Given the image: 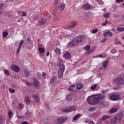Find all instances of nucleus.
Here are the masks:
<instances>
[{
  "label": "nucleus",
  "mask_w": 124,
  "mask_h": 124,
  "mask_svg": "<svg viewBox=\"0 0 124 124\" xmlns=\"http://www.w3.org/2000/svg\"><path fill=\"white\" fill-rule=\"evenodd\" d=\"M94 110H95V108L93 107V108H89L88 111L89 112H93V111H94Z\"/></svg>",
  "instance_id": "72a5a7b5"
},
{
  "label": "nucleus",
  "mask_w": 124,
  "mask_h": 124,
  "mask_svg": "<svg viewBox=\"0 0 124 124\" xmlns=\"http://www.w3.org/2000/svg\"><path fill=\"white\" fill-rule=\"evenodd\" d=\"M46 22H47V20H46L45 18H44L41 21L40 25H43V24H45Z\"/></svg>",
  "instance_id": "c85d7f7f"
},
{
  "label": "nucleus",
  "mask_w": 124,
  "mask_h": 124,
  "mask_svg": "<svg viewBox=\"0 0 124 124\" xmlns=\"http://www.w3.org/2000/svg\"><path fill=\"white\" fill-rule=\"evenodd\" d=\"M75 110H76V108L73 106L68 108H64L62 110V111L65 113H69V112H72V111H75Z\"/></svg>",
  "instance_id": "423d86ee"
},
{
  "label": "nucleus",
  "mask_w": 124,
  "mask_h": 124,
  "mask_svg": "<svg viewBox=\"0 0 124 124\" xmlns=\"http://www.w3.org/2000/svg\"><path fill=\"white\" fill-rule=\"evenodd\" d=\"M23 107H24V105H23V104H18L19 109H23Z\"/></svg>",
  "instance_id": "4c0bfd02"
},
{
  "label": "nucleus",
  "mask_w": 124,
  "mask_h": 124,
  "mask_svg": "<svg viewBox=\"0 0 124 124\" xmlns=\"http://www.w3.org/2000/svg\"><path fill=\"white\" fill-rule=\"evenodd\" d=\"M79 117H80V115H79V114H78V115H76V116L73 118L74 121H76V120H77V119H78V118H79Z\"/></svg>",
  "instance_id": "c9c22d12"
},
{
  "label": "nucleus",
  "mask_w": 124,
  "mask_h": 124,
  "mask_svg": "<svg viewBox=\"0 0 124 124\" xmlns=\"http://www.w3.org/2000/svg\"><path fill=\"white\" fill-rule=\"evenodd\" d=\"M85 50H86L88 52L91 50V46H87L85 47Z\"/></svg>",
  "instance_id": "7c9ffc66"
},
{
  "label": "nucleus",
  "mask_w": 124,
  "mask_h": 124,
  "mask_svg": "<svg viewBox=\"0 0 124 124\" xmlns=\"http://www.w3.org/2000/svg\"><path fill=\"white\" fill-rule=\"evenodd\" d=\"M98 77L101 78L103 76V74L100 73L98 75Z\"/></svg>",
  "instance_id": "3c124183"
},
{
  "label": "nucleus",
  "mask_w": 124,
  "mask_h": 124,
  "mask_svg": "<svg viewBox=\"0 0 124 124\" xmlns=\"http://www.w3.org/2000/svg\"><path fill=\"white\" fill-rule=\"evenodd\" d=\"M116 53H117V50H116V49L113 48L111 50V54H115Z\"/></svg>",
  "instance_id": "e433bc0d"
},
{
  "label": "nucleus",
  "mask_w": 124,
  "mask_h": 124,
  "mask_svg": "<svg viewBox=\"0 0 124 124\" xmlns=\"http://www.w3.org/2000/svg\"><path fill=\"white\" fill-rule=\"evenodd\" d=\"M58 67L59 68L58 70V77L59 78H62L63 76V72H64L65 70L64 65L58 63Z\"/></svg>",
  "instance_id": "7ed1b4c3"
},
{
  "label": "nucleus",
  "mask_w": 124,
  "mask_h": 124,
  "mask_svg": "<svg viewBox=\"0 0 124 124\" xmlns=\"http://www.w3.org/2000/svg\"><path fill=\"white\" fill-rule=\"evenodd\" d=\"M54 4H55V5H57V4H58V1H56V2L54 3Z\"/></svg>",
  "instance_id": "774afa93"
},
{
  "label": "nucleus",
  "mask_w": 124,
  "mask_h": 124,
  "mask_svg": "<svg viewBox=\"0 0 124 124\" xmlns=\"http://www.w3.org/2000/svg\"><path fill=\"white\" fill-rule=\"evenodd\" d=\"M98 58H104V56H103V55L102 54H98L97 55Z\"/></svg>",
  "instance_id": "09e8293b"
},
{
  "label": "nucleus",
  "mask_w": 124,
  "mask_h": 124,
  "mask_svg": "<svg viewBox=\"0 0 124 124\" xmlns=\"http://www.w3.org/2000/svg\"><path fill=\"white\" fill-rule=\"evenodd\" d=\"M123 1H124V0H116V2H117V3L123 2Z\"/></svg>",
  "instance_id": "603ef678"
},
{
  "label": "nucleus",
  "mask_w": 124,
  "mask_h": 124,
  "mask_svg": "<svg viewBox=\"0 0 124 124\" xmlns=\"http://www.w3.org/2000/svg\"><path fill=\"white\" fill-rule=\"evenodd\" d=\"M3 4H0V10H2V8H3Z\"/></svg>",
  "instance_id": "8fccbe9b"
},
{
  "label": "nucleus",
  "mask_w": 124,
  "mask_h": 124,
  "mask_svg": "<svg viewBox=\"0 0 124 124\" xmlns=\"http://www.w3.org/2000/svg\"><path fill=\"white\" fill-rule=\"evenodd\" d=\"M60 63V64H62V59L61 58H58V61L57 62V66L59 67L58 64Z\"/></svg>",
  "instance_id": "412c9836"
},
{
  "label": "nucleus",
  "mask_w": 124,
  "mask_h": 124,
  "mask_svg": "<svg viewBox=\"0 0 124 124\" xmlns=\"http://www.w3.org/2000/svg\"><path fill=\"white\" fill-rule=\"evenodd\" d=\"M26 85H27V86H31V84L30 82H27Z\"/></svg>",
  "instance_id": "69168bd1"
},
{
  "label": "nucleus",
  "mask_w": 124,
  "mask_h": 124,
  "mask_svg": "<svg viewBox=\"0 0 124 124\" xmlns=\"http://www.w3.org/2000/svg\"><path fill=\"white\" fill-rule=\"evenodd\" d=\"M38 50H39V52L41 54H43V53H44V52H45V49H44V48L39 47L38 48Z\"/></svg>",
  "instance_id": "b1692460"
},
{
  "label": "nucleus",
  "mask_w": 124,
  "mask_h": 124,
  "mask_svg": "<svg viewBox=\"0 0 124 124\" xmlns=\"http://www.w3.org/2000/svg\"><path fill=\"white\" fill-rule=\"evenodd\" d=\"M68 91H73V89H72L70 87L69 88H68Z\"/></svg>",
  "instance_id": "e2e57ef3"
},
{
  "label": "nucleus",
  "mask_w": 124,
  "mask_h": 124,
  "mask_svg": "<svg viewBox=\"0 0 124 124\" xmlns=\"http://www.w3.org/2000/svg\"><path fill=\"white\" fill-rule=\"evenodd\" d=\"M110 117L108 115H104L102 117V121H105L106 120H107V119H109Z\"/></svg>",
  "instance_id": "a878e982"
},
{
  "label": "nucleus",
  "mask_w": 124,
  "mask_h": 124,
  "mask_svg": "<svg viewBox=\"0 0 124 124\" xmlns=\"http://www.w3.org/2000/svg\"><path fill=\"white\" fill-rule=\"evenodd\" d=\"M109 98L110 100L115 101L116 100H118V99H120V98H121V96L120 94H113L110 96Z\"/></svg>",
  "instance_id": "20e7f679"
},
{
  "label": "nucleus",
  "mask_w": 124,
  "mask_h": 124,
  "mask_svg": "<svg viewBox=\"0 0 124 124\" xmlns=\"http://www.w3.org/2000/svg\"><path fill=\"white\" fill-rule=\"evenodd\" d=\"M32 85L33 87H38L39 86V82H38V80L36 78H34L33 79V82L32 84Z\"/></svg>",
  "instance_id": "f8f14e48"
},
{
  "label": "nucleus",
  "mask_w": 124,
  "mask_h": 124,
  "mask_svg": "<svg viewBox=\"0 0 124 124\" xmlns=\"http://www.w3.org/2000/svg\"><path fill=\"white\" fill-rule=\"evenodd\" d=\"M118 31H124V28L123 27H120L117 28Z\"/></svg>",
  "instance_id": "2f4dec72"
},
{
  "label": "nucleus",
  "mask_w": 124,
  "mask_h": 124,
  "mask_svg": "<svg viewBox=\"0 0 124 124\" xmlns=\"http://www.w3.org/2000/svg\"><path fill=\"white\" fill-rule=\"evenodd\" d=\"M12 115H13L12 111H10L8 112V116L9 119H11V116H12Z\"/></svg>",
  "instance_id": "f704fd0d"
},
{
  "label": "nucleus",
  "mask_w": 124,
  "mask_h": 124,
  "mask_svg": "<svg viewBox=\"0 0 124 124\" xmlns=\"http://www.w3.org/2000/svg\"><path fill=\"white\" fill-rule=\"evenodd\" d=\"M76 26V22L74 21L72 22L71 25H69V28H74Z\"/></svg>",
  "instance_id": "cd10ccee"
},
{
  "label": "nucleus",
  "mask_w": 124,
  "mask_h": 124,
  "mask_svg": "<svg viewBox=\"0 0 124 124\" xmlns=\"http://www.w3.org/2000/svg\"><path fill=\"white\" fill-rule=\"evenodd\" d=\"M108 23H109V21L106 20L105 22L103 23V26H106V25L108 24Z\"/></svg>",
  "instance_id": "a19ab883"
},
{
  "label": "nucleus",
  "mask_w": 124,
  "mask_h": 124,
  "mask_svg": "<svg viewBox=\"0 0 124 124\" xmlns=\"http://www.w3.org/2000/svg\"><path fill=\"white\" fill-rule=\"evenodd\" d=\"M47 18L48 19H51L52 18V16H51V15H47Z\"/></svg>",
  "instance_id": "6e6d98bb"
},
{
  "label": "nucleus",
  "mask_w": 124,
  "mask_h": 124,
  "mask_svg": "<svg viewBox=\"0 0 124 124\" xmlns=\"http://www.w3.org/2000/svg\"><path fill=\"white\" fill-rule=\"evenodd\" d=\"M30 74V73H29V71L28 70H26L25 71V75L26 76H29Z\"/></svg>",
  "instance_id": "49530a36"
},
{
  "label": "nucleus",
  "mask_w": 124,
  "mask_h": 124,
  "mask_svg": "<svg viewBox=\"0 0 124 124\" xmlns=\"http://www.w3.org/2000/svg\"><path fill=\"white\" fill-rule=\"evenodd\" d=\"M10 68L12 70H14L15 72H19L20 71V68L19 66L16 65H12L10 66Z\"/></svg>",
  "instance_id": "6e6552de"
},
{
  "label": "nucleus",
  "mask_w": 124,
  "mask_h": 124,
  "mask_svg": "<svg viewBox=\"0 0 124 124\" xmlns=\"http://www.w3.org/2000/svg\"><path fill=\"white\" fill-rule=\"evenodd\" d=\"M9 91L10 93H15V90L14 89H10Z\"/></svg>",
  "instance_id": "de8ad7c7"
},
{
  "label": "nucleus",
  "mask_w": 124,
  "mask_h": 124,
  "mask_svg": "<svg viewBox=\"0 0 124 124\" xmlns=\"http://www.w3.org/2000/svg\"><path fill=\"white\" fill-rule=\"evenodd\" d=\"M117 108H112L109 110V113L110 114H112L113 113H116L117 112Z\"/></svg>",
  "instance_id": "a211bd4d"
},
{
  "label": "nucleus",
  "mask_w": 124,
  "mask_h": 124,
  "mask_svg": "<svg viewBox=\"0 0 124 124\" xmlns=\"http://www.w3.org/2000/svg\"><path fill=\"white\" fill-rule=\"evenodd\" d=\"M64 57L65 59L68 60V59H70V57H71V56L70 55V54H69V53H66L64 54Z\"/></svg>",
  "instance_id": "aec40b11"
},
{
  "label": "nucleus",
  "mask_w": 124,
  "mask_h": 124,
  "mask_svg": "<svg viewBox=\"0 0 124 124\" xmlns=\"http://www.w3.org/2000/svg\"><path fill=\"white\" fill-rule=\"evenodd\" d=\"M86 39V37L85 36L81 35L77 38H74L73 40V45H77V44H81V42H83Z\"/></svg>",
  "instance_id": "f03ea898"
},
{
  "label": "nucleus",
  "mask_w": 124,
  "mask_h": 124,
  "mask_svg": "<svg viewBox=\"0 0 124 124\" xmlns=\"http://www.w3.org/2000/svg\"><path fill=\"white\" fill-rule=\"evenodd\" d=\"M117 118H114L110 120V123L111 124H116L117 123Z\"/></svg>",
  "instance_id": "2eb2a0df"
},
{
  "label": "nucleus",
  "mask_w": 124,
  "mask_h": 124,
  "mask_svg": "<svg viewBox=\"0 0 124 124\" xmlns=\"http://www.w3.org/2000/svg\"><path fill=\"white\" fill-rule=\"evenodd\" d=\"M106 41H107V38H104L103 40V42H105Z\"/></svg>",
  "instance_id": "4d7b16f0"
},
{
  "label": "nucleus",
  "mask_w": 124,
  "mask_h": 124,
  "mask_svg": "<svg viewBox=\"0 0 124 124\" xmlns=\"http://www.w3.org/2000/svg\"><path fill=\"white\" fill-rule=\"evenodd\" d=\"M33 98L35 99L36 102H39V97L37 95H33Z\"/></svg>",
  "instance_id": "dca6fc26"
},
{
  "label": "nucleus",
  "mask_w": 124,
  "mask_h": 124,
  "mask_svg": "<svg viewBox=\"0 0 124 124\" xmlns=\"http://www.w3.org/2000/svg\"><path fill=\"white\" fill-rule=\"evenodd\" d=\"M29 124V122H27V121H24L21 124Z\"/></svg>",
  "instance_id": "864d4df0"
},
{
  "label": "nucleus",
  "mask_w": 124,
  "mask_h": 124,
  "mask_svg": "<svg viewBox=\"0 0 124 124\" xmlns=\"http://www.w3.org/2000/svg\"><path fill=\"white\" fill-rule=\"evenodd\" d=\"M46 56L48 57V56H49V55H50V52L48 51L46 52Z\"/></svg>",
  "instance_id": "052dcab7"
},
{
  "label": "nucleus",
  "mask_w": 124,
  "mask_h": 124,
  "mask_svg": "<svg viewBox=\"0 0 124 124\" xmlns=\"http://www.w3.org/2000/svg\"><path fill=\"white\" fill-rule=\"evenodd\" d=\"M124 77L117 78L115 80V84H116V85H120V84H124Z\"/></svg>",
  "instance_id": "39448f33"
},
{
  "label": "nucleus",
  "mask_w": 124,
  "mask_h": 124,
  "mask_svg": "<svg viewBox=\"0 0 124 124\" xmlns=\"http://www.w3.org/2000/svg\"><path fill=\"white\" fill-rule=\"evenodd\" d=\"M82 7L83 10H90V9L92 8V6H91V5L87 3L84 4L83 5H82Z\"/></svg>",
  "instance_id": "9d476101"
},
{
  "label": "nucleus",
  "mask_w": 124,
  "mask_h": 124,
  "mask_svg": "<svg viewBox=\"0 0 124 124\" xmlns=\"http://www.w3.org/2000/svg\"><path fill=\"white\" fill-rule=\"evenodd\" d=\"M104 17H105V18H108L109 17V13L104 15Z\"/></svg>",
  "instance_id": "37998d69"
},
{
  "label": "nucleus",
  "mask_w": 124,
  "mask_h": 124,
  "mask_svg": "<svg viewBox=\"0 0 124 124\" xmlns=\"http://www.w3.org/2000/svg\"><path fill=\"white\" fill-rule=\"evenodd\" d=\"M8 33H7V32H3V37H6V36H7Z\"/></svg>",
  "instance_id": "58836bf2"
},
{
  "label": "nucleus",
  "mask_w": 124,
  "mask_h": 124,
  "mask_svg": "<svg viewBox=\"0 0 124 124\" xmlns=\"http://www.w3.org/2000/svg\"><path fill=\"white\" fill-rule=\"evenodd\" d=\"M67 117H62L58 118L57 121V124H63L65 121H67Z\"/></svg>",
  "instance_id": "0eeeda50"
},
{
  "label": "nucleus",
  "mask_w": 124,
  "mask_h": 124,
  "mask_svg": "<svg viewBox=\"0 0 124 124\" xmlns=\"http://www.w3.org/2000/svg\"><path fill=\"white\" fill-rule=\"evenodd\" d=\"M23 42H24V40H21L19 45H18V46L16 50L17 54H19V53H20V50H21V47H22V45H23Z\"/></svg>",
  "instance_id": "ddd939ff"
},
{
  "label": "nucleus",
  "mask_w": 124,
  "mask_h": 124,
  "mask_svg": "<svg viewBox=\"0 0 124 124\" xmlns=\"http://www.w3.org/2000/svg\"><path fill=\"white\" fill-rule=\"evenodd\" d=\"M56 78H57L56 76H54L52 78H51L49 81V83H51V84L54 83V82H55V79H56Z\"/></svg>",
  "instance_id": "6ab92c4d"
},
{
  "label": "nucleus",
  "mask_w": 124,
  "mask_h": 124,
  "mask_svg": "<svg viewBox=\"0 0 124 124\" xmlns=\"http://www.w3.org/2000/svg\"><path fill=\"white\" fill-rule=\"evenodd\" d=\"M77 88L78 90H81V89H83V84L82 83H78L77 84Z\"/></svg>",
  "instance_id": "f3484780"
},
{
  "label": "nucleus",
  "mask_w": 124,
  "mask_h": 124,
  "mask_svg": "<svg viewBox=\"0 0 124 124\" xmlns=\"http://www.w3.org/2000/svg\"><path fill=\"white\" fill-rule=\"evenodd\" d=\"M96 89V85L94 84L93 86H91V90H95Z\"/></svg>",
  "instance_id": "ea45409f"
},
{
  "label": "nucleus",
  "mask_w": 124,
  "mask_h": 124,
  "mask_svg": "<svg viewBox=\"0 0 124 124\" xmlns=\"http://www.w3.org/2000/svg\"><path fill=\"white\" fill-rule=\"evenodd\" d=\"M97 31H98L97 29H94L92 31V33H96V32H97Z\"/></svg>",
  "instance_id": "c03bdc74"
},
{
  "label": "nucleus",
  "mask_w": 124,
  "mask_h": 124,
  "mask_svg": "<svg viewBox=\"0 0 124 124\" xmlns=\"http://www.w3.org/2000/svg\"><path fill=\"white\" fill-rule=\"evenodd\" d=\"M66 99L68 101H69V100H71V99H72V98L70 96V94L66 95Z\"/></svg>",
  "instance_id": "c756f323"
},
{
  "label": "nucleus",
  "mask_w": 124,
  "mask_h": 124,
  "mask_svg": "<svg viewBox=\"0 0 124 124\" xmlns=\"http://www.w3.org/2000/svg\"><path fill=\"white\" fill-rule=\"evenodd\" d=\"M18 118H19V119H22V118H23V116H19L18 117Z\"/></svg>",
  "instance_id": "338daca9"
},
{
  "label": "nucleus",
  "mask_w": 124,
  "mask_h": 124,
  "mask_svg": "<svg viewBox=\"0 0 124 124\" xmlns=\"http://www.w3.org/2000/svg\"><path fill=\"white\" fill-rule=\"evenodd\" d=\"M25 101L27 104H31V100H30L29 99H28V98L25 99Z\"/></svg>",
  "instance_id": "473e14b6"
},
{
  "label": "nucleus",
  "mask_w": 124,
  "mask_h": 124,
  "mask_svg": "<svg viewBox=\"0 0 124 124\" xmlns=\"http://www.w3.org/2000/svg\"><path fill=\"white\" fill-rule=\"evenodd\" d=\"M55 52L56 54H58V55H59V56H61V50L59 48H56L55 49Z\"/></svg>",
  "instance_id": "bb28decb"
},
{
  "label": "nucleus",
  "mask_w": 124,
  "mask_h": 124,
  "mask_svg": "<svg viewBox=\"0 0 124 124\" xmlns=\"http://www.w3.org/2000/svg\"><path fill=\"white\" fill-rule=\"evenodd\" d=\"M103 36L104 37H106L107 36L112 37V36H113V33L110 31H107L104 33Z\"/></svg>",
  "instance_id": "9b49d317"
},
{
  "label": "nucleus",
  "mask_w": 124,
  "mask_h": 124,
  "mask_svg": "<svg viewBox=\"0 0 124 124\" xmlns=\"http://www.w3.org/2000/svg\"><path fill=\"white\" fill-rule=\"evenodd\" d=\"M65 8V4L62 3L60 4V9L61 10H63Z\"/></svg>",
  "instance_id": "5701e85b"
},
{
  "label": "nucleus",
  "mask_w": 124,
  "mask_h": 124,
  "mask_svg": "<svg viewBox=\"0 0 124 124\" xmlns=\"http://www.w3.org/2000/svg\"><path fill=\"white\" fill-rule=\"evenodd\" d=\"M21 15L22 16H26V13L23 12H21Z\"/></svg>",
  "instance_id": "5fc2aeb1"
},
{
  "label": "nucleus",
  "mask_w": 124,
  "mask_h": 124,
  "mask_svg": "<svg viewBox=\"0 0 124 124\" xmlns=\"http://www.w3.org/2000/svg\"><path fill=\"white\" fill-rule=\"evenodd\" d=\"M117 5L116 4H114L112 5L113 9H116L117 8Z\"/></svg>",
  "instance_id": "a18cd8bd"
},
{
  "label": "nucleus",
  "mask_w": 124,
  "mask_h": 124,
  "mask_svg": "<svg viewBox=\"0 0 124 124\" xmlns=\"http://www.w3.org/2000/svg\"><path fill=\"white\" fill-rule=\"evenodd\" d=\"M74 87H75V85L72 84V85H70V88H74Z\"/></svg>",
  "instance_id": "bf43d9fd"
},
{
  "label": "nucleus",
  "mask_w": 124,
  "mask_h": 124,
  "mask_svg": "<svg viewBox=\"0 0 124 124\" xmlns=\"http://www.w3.org/2000/svg\"><path fill=\"white\" fill-rule=\"evenodd\" d=\"M116 119L118 122H121L122 119L124 120V112H122L118 114Z\"/></svg>",
  "instance_id": "1a4fd4ad"
},
{
  "label": "nucleus",
  "mask_w": 124,
  "mask_h": 124,
  "mask_svg": "<svg viewBox=\"0 0 124 124\" xmlns=\"http://www.w3.org/2000/svg\"><path fill=\"white\" fill-rule=\"evenodd\" d=\"M42 76L43 77H45V76H46V74H45V73H43Z\"/></svg>",
  "instance_id": "680f3d73"
},
{
  "label": "nucleus",
  "mask_w": 124,
  "mask_h": 124,
  "mask_svg": "<svg viewBox=\"0 0 124 124\" xmlns=\"http://www.w3.org/2000/svg\"><path fill=\"white\" fill-rule=\"evenodd\" d=\"M95 1L98 4V7H102L103 6V1L101 0H95Z\"/></svg>",
  "instance_id": "4468645a"
},
{
  "label": "nucleus",
  "mask_w": 124,
  "mask_h": 124,
  "mask_svg": "<svg viewBox=\"0 0 124 124\" xmlns=\"http://www.w3.org/2000/svg\"><path fill=\"white\" fill-rule=\"evenodd\" d=\"M89 124H94V122H93V121H91L89 122Z\"/></svg>",
  "instance_id": "13d9d810"
},
{
  "label": "nucleus",
  "mask_w": 124,
  "mask_h": 124,
  "mask_svg": "<svg viewBox=\"0 0 124 124\" xmlns=\"http://www.w3.org/2000/svg\"><path fill=\"white\" fill-rule=\"evenodd\" d=\"M99 97L97 95L89 96L87 98V102L91 105H95L98 102Z\"/></svg>",
  "instance_id": "f257e3e1"
},
{
  "label": "nucleus",
  "mask_w": 124,
  "mask_h": 124,
  "mask_svg": "<svg viewBox=\"0 0 124 124\" xmlns=\"http://www.w3.org/2000/svg\"><path fill=\"white\" fill-rule=\"evenodd\" d=\"M4 73L6 75H9V72L7 70H4Z\"/></svg>",
  "instance_id": "79ce46f5"
},
{
  "label": "nucleus",
  "mask_w": 124,
  "mask_h": 124,
  "mask_svg": "<svg viewBox=\"0 0 124 124\" xmlns=\"http://www.w3.org/2000/svg\"><path fill=\"white\" fill-rule=\"evenodd\" d=\"M4 122V117L3 116H0V124H3Z\"/></svg>",
  "instance_id": "4be33fe9"
},
{
  "label": "nucleus",
  "mask_w": 124,
  "mask_h": 124,
  "mask_svg": "<svg viewBox=\"0 0 124 124\" xmlns=\"http://www.w3.org/2000/svg\"><path fill=\"white\" fill-rule=\"evenodd\" d=\"M116 42L117 44H119V45L122 44V42L121 41L117 42L116 41Z\"/></svg>",
  "instance_id": "0e129e2a"
},
{
  "label": "nucleus",
  "mask_w": 124,
  "mask_h": 124,
  "mask_svg": "<svg viewBox=\"0 0 124 124\" xmlns=\"http://www.w3.org/2000/svg\"><path fill=\"white\" fill-rule=\"evenodd\" d=\"M108 60H106L103 62V67H104V68H106V67L107 66V63H108Z\"/></svg>",
  "instance_id": "393cba45"
}]
</instances>
